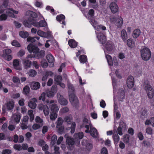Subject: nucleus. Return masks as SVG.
I'll use <instances>...</instances> for the list:
<instances>
[{
	"label": "nucleus",
	"mask_w": 154,
	"mask_h": 154,
	"mask_svg": "<svg viewBox=\"0 0 154 154\" xmlns=\"http://www.w3.org/2000/svg\"><path fill=\"white\" fill-rule=\"evenodd\" d=\"M13 148L14 149L20 151L22 150L21 146L20 144H15L14 145Z\"/></svg>",
	"instance_id": "obj_49"
},
{
	"label": "nucleus",
	"mask_w": 154,
	"mask_h": 154,
	"mask_svg": "<svg viewBox=\"0 0 154 154\" xmlns=\"http://www.w3.org/2000/svg\"><path fill=\"white\" fill-rule=\"evenodd\" d=\"M69 97L70 102L73 101L76 99L77 98L75 93L69 94Z\"/></svg>",
	"instance_id": "obj_34"
},
{
	"label": "nucleus",
	"mask_w": 154,
	"mask_h": 154,
	"mask_svg": "<svg viewBox=\"0 0 154 154\" xmlns=\"http://www.w3.org/2000/svg\"><path fill=\"white\" fill-rule=\"evenodd\" d=\"M50 108L52 112L57 113L59 108L56 104H52L50 106Z\"/></svg>",
	"instance_id": "obj_25"
},
{
	"label": "nucleus",
	"mask_w": 154,
	"mask_h": 154,
	"mask_svg": "<svg viewBox=\"0 0 154 154\" xmlns=\"http://www.w3.org/2000/svg\"><path fill=\"white\" fill-rule=\"evenodd\" d=\"M20 36L22 38H26L29 36L28 32L26 31H20L19 33Z\"/></svg>",
	"instance_id": "obj_33"
},
{
	"label": "nucleus",
	"mask_w": 154,
	"mask_h": 154,
	"mask_svg": "<svg viewBox=\"0 0 154 154\" xmlns=\"http://www.w3.org/2000/svg\"><path fill=\"white\" fill-rule=\"evenodd\" d=\"M101 154H108V150L105 147H103L102 148L100 152Z\"/></svg>",
	"instance_id": "obj_59"
},
{
	"label": "nucleus",
	"mask_w": 154,
	"mask_h": 154,
	"mask_svg": "<svg viewBox=\"0 0 154 154\" xmlns=\"http://www.w3.org/2000/svg\"><path fill=\"white\" fill-rule=\"evenodd\" d=\"M86 149L89 151L93 148V145L92 143L88 142H87L86 144Z\"/></svg>",
	"instance_id": "obj_43"
},
{
	"label": "nucleus",
	"mask_w": 154,
	"mask_h": 154,
	"mask_svg": "<svg viewBox=\"0 0 154 154\" xmlns=\"http://www.w3.org/2000/svg\"><path fill=\"white\" fill-rule=\"evenodd\" d=\"M142 144L146 148L150 147L151 145L150 142L145 140H143Z\"/></svg>",
	"instance_id": "obj_46"
},
{
	"label": "nucleus",
	"mask_w": 154,
	"mask_h": 154,
	"mask_svg": "<svg viewBox=\"0 0 154 154\" xmlns=\"http://www.w3.org/2000/svg\"><path fill=\"white\" fill-rule=\"evenodd\" d=\"M37 53L38 57L39 58H42L44 56L45 52L44 51L41 50L39 52L38 51Z\"/></svg>",
	"instance_id": "obj_53"
},
{
	"label": "nucleus",
	"mask_w": 154,
	"mask_h": 154,
	"mask_svg": "<svg viewBox=\"0 0 154 154\" xmlns=\"http://www.w3.org/2000/svg\"><path fill=\"white\" fill-rule=\"evenodd\" d=\"M134 84V78L133 76H129L127 80V85L129 88H132Z\"/></svg>",
	"instance_id": "obj_10"
},
{
	"label": "nucleus",
	"mask_w": 154,
	"mask_h": 154,
	"mask_svg": "<svg viewBox=\"0 0 154 154\" xmlns=\"http://www.w3.org/2000/svg\"><path fill=\"white\" fill-rule=\"evenodd\" d=\"M13 66L14 68L16 69L19 70L21 69L19 61L18 59H15L14 60Z\"/></svg>",
	"instance_id": "obj_21"
},
{
	"label": "nucleus",
	"mask_w": 154,
	"mask_h": 154,
	"mask_svg": "<svg viewBox=\"0 0 154 154\" xmlns=\"http://www.w3.org/2000/svg\"><path fill=\"white\" fill-rule=\"evenodd\" d=\"M38 108L40 110L43 111L45 116L48 115L49 110L48 107L47 105L40 104L38 105Z\"/></svg>",
	"instance_id": "obj_6"
},
{
	"label": "nucleus",
	"mask_w": 154,
	"mask_h": 154,
	"mask_svg": "<svg viewBox=\"0 0 154 154\" xmlns=\"http://www.w3.org/2000/svg\"><path fill=\"white\" fill-rule=\"evenodd\" d=\"M37 74V72L34 69H30L28 72V74L30 76L34 77Z\"/></svg>",
	"instance_id": "obj_41"
},
{
	"label": "nucleus",
	"mask_w": 154,
	"mask_h": 154,
	"mask_svg": "<svg viewBox=\"0 0 154 154\" xmlns=\"http://www.w3.org/2000/svg\"><path fill=\"white\" fill-rule=\"evenodd\" d=\"M5 105L8 111H11L13 109L14 106V102L12 99L8 101Z\"/></svg>",
	"instance_id": "obj_12"
},
{
	"label": "nucleus",
	"mask_w": 154,
	"mask_h": 154,
	"mask_svg": "<svg viewBox=\"0 0 154 154\" xmlns=\"http://www.w3.org/2000/svg\"><path fill=\"white\" fill-rule=\"evenodd\" d=\"M63 122L64 120L61 117L58 118L56 122L57 125L56 127H58L59 126L62 125Z\"/></svg>",
	"instance_id": "obj_37"
},
{
	"label": "nucleus",
	"mask_w": 154,
	"mask_h": 154,
	"mask_svg": "<svg viewBox=\"0 0 154 154\" xmlns=\"http://www.w3.org/2000/svg\"><path fill=\"white\" fill-rule=\"evenodd\" d=\"M27 49L29 53L34 54L37 53L39 51V48L36 46L30 44L28 45L27 47Z\"/></svg>",
	"instance_id": "obj_5"
},
{
	"label": "nucleus",
	"mask_w": 154,
	"mask_h": 154,
	"mask_svg": "<svg viewBox=\"0 0 154 154\" xmlns=\"http://www.w3.org/2000/svg\"><path fill=\"white\" fill-rule=\"evenodd\" d=\"M11 50L9 49H6L3 51V54L2 55V57H5L6 55H9L11 53Z\"/></svg>",
	"instance_id": "obj_40"
},
{
	"label": "nucleus",
	"mask_w": 154,
	"mask_h": 154,
	"mask_svg": "<svg viewBox=\"0 0 154 154\" xmlns=\"http://www.w3.org/2000/svg\"><path fill=\"white\" fill-rule=\"evenodd\" d=\"M25 54L24 50L22 49L20 50L17 53V56L18 57H22Z\"/></svg>",
	"instance_id": "obj_56"
},
{
	"label": "nucleus",
	"mask_w": 154,
	"mask_h": 154,
	"mask_svg": "<svg viewBox=\"0 0 154 154\" xmlns=\"http://www.w3.org/2000/svg\"><path fill=\"white\" fill-rule=\"evenodd\" d=\"M57 113L52 112L50 115V119L51 120H54L57 117Z\"/></svg>",
	"instance_id": "obj_48"
},
{
	"label": "nucleus",
	"mask_w": 154,
	"mask_h": 154,
	"mask_svg": "<svg viewBox=\"0 0 154 154\" xmlns=\"http://www.w3.org/2000/svg\"><path fill=\"white\" fill-rule=\"evenodd\" d=\"M37 102V99L35 98H33L28 102V105L31 109H35L36 107V103Z\"/></svg>",
	"instance_id": "obj_14"
},
{
	"label": "nucleus",
	"mask_w": 154,
	"mask_h": 154,
	"mask_svg": "<svg viewBox=\"0 0 154 154\" xmlns=\"http://www.w3.org/2000/svg\"><path fill=\"white\" fill-rule=\"evenodd\" d=\"M144 89L146 91L148 97L150 99L153 98L154 97V90L152 86L147 83L144 87Z\"/></svg>",
	"instance_id": "obj_4"
},
{
	"label": "nucleus",
	"mask_w": 154,
	"mask_h": 154,
	"mask_svg": "<svg viewBox=\"0 0 154 154\" xmlns=\"http://www.w3.org/2000/svg\"><path fill=\"white\" fill-rule=\"evenodd\" d=\"M140 53L143 60L147 61L150 59L151 53L149 48L147 47L143 48L141 50Z\"/></svg>",
	"instance_id": "obj_2"
},
{
	"label": "nucleus",
	"mask_w": 154,
	"mask_h": 154,
	"mask_svg": "<svg viewBox=\"0 0 154 154\" xmlns=\"http://www.w3.org/2000/svg\"><path fill=\"white\" fill-rule=\"evenodd\" d=\"M128 133L131 135L133 136L134 133V129L132 128H129L128 130Z\"/></svg>",
	"instance_id": "obj_63"
},
{
	"label": "nucleus",
	"mask_w": 154,
	"mask_h": 154,
	"mask_svg": "<svg viewBox=\"0 0 154 154\" xmlns=\"http://www.w3.org/2000/svg\"><path fill=\"white\" fill-rule=\"evenodd\" d=\"M12 81L14 83H21L19 79L17 76H13L12 78Z\"/></svg>",
	"instance_id": "obj_51"
},
{
	"label": "nucleus",
	"mask_w": 154,
	"mask_h": 154,
	"mask_svg": "<svg viewBox=\"0 0 154 154\" xmlns=\"http://www.w3.org/2000/svg\"><path fill=\"white\" fill-rule=\"evenodd\" d=\"M12 151L9 149H6L2 150V154H11Z\"/></svg>",
	"instance_id": "obj_54"
},
{
	"label": "nucleus",
	"mask_w": 154,
	"mask_h": 154,
	"mask_svg": "<svg viewBox=\"0 0 154 154\" xmlns=\"http://www.w3.org/2000/svg\"><path fill=\"white\" fill-rule=\"evenodd\" d=\"M59 102L62 105H66L68 103V101L63 96L60 95L58 100Z\"/></svg>",
	"instance_id": "obj_23"
},
{
	"label": "nucleus",
	"mask_w": 154,
	"mask_h": 154,
	"mask_svg": "<svg viewBox=\"0 0 154 154\" xmlns=\"http://www.w3.org/2000/svg\"><path fill=\"white\" fill-rule=\"evenodd\" d=\"M114 46L113 43L111 41H109L106 43L105 47L108 51H111L113 49Z\"/></svg>",
	"instance_id": "obj_17"
},
{
	"label": "nucleus",
	"mask_w": 154,
	"mask_h": 154,
	"mask_svg": "<svg viewBox=\"0 0 154 154\" xmlns=\"http://www.w3.org/2000/svg\"><path fill=\"white\" fill-rule=\"evenodd\" d=\"M12 45L17 47H20V44L16 40H14L11 43Z\"/></svg>",
	"instance_id": "obj_50"
},
{
	"label": "nucleus",
	"mask_w": 154,
	"mask_h": 154,
	"mask_svg": "<svg viewBox=\"0 0 154 154\" xmlns=\"http://www.w3.org/2000/svg\"><path fill=\"white\" fill-rule=\"evenodd\" d=\"M65 16L62 14L58 15L56 17L57 20L64 25H66V23L65 21Z\"/></svg>",
	"instance_id": "obj_13"
},
{
	"label": "nucleus",
	"mask_w": 154,
	"mask_h": 154,
	"mask_svg": "<svg viewBox=\"0 0 154 154\" xmlns=\"http://www.w3.org/2000/svg\"><path fill=\"white\" fill-rule=\"evenodd\" d=\"M73 106L76 109H78L79 107V100L78 99H76L73 101L70 102Z\"/></svg>",
	"instance_id": "obj_32"
},
{
	"label": "nucleus",
	"mask_w": 154,
	"mask_h": 154,
	"mask_svg": "<svg viewBox=\"0 0 154 154\" xmlns=\"http://www.w3.org/2000/svg\"><path fill=\"white\" fill-rule=\"evenodd\" d=\"M47 25V23L45 20H41L39 22H36L35 18V23L34 26L37 27H44Z\"/></svg>",
	"instance_id": "obj_11"
},
{
	"label": "nucleus",
	"mask_w": 154,
	"mask_h": 154,
	"mask_svg": "<svg viewBox=\"0 0 154 154\" xmlns=\"http://www.w3.org/2000/svg\"><path fill=\"white\" fill-rule=\"evenodd\" d=\"M128 46L131 48H133L135 45V43L132 39L129 38L127 42Z\"/></svg>",
	"instance_id": "obj_29"
},
{
	"label": "nucleus",
	"mask_w": 154,
	"mask_h": 154,
	"mask_svg": "<svg viewBox=\"0 0 154 154\" xmlns=\"http://www.w3.org/2000/svg\"><path fill=\"white\" fill-rule=\"evenodd\" d=\"M90 133L91 135L94 138H96L97 137L98 132L97 129L94 127H92L91 123L90 124Z\"/></svg>",
	"instance_id": "obj_7"
},
{
	"label": "nucleus",
	"mask_w": 154,
	"mask_h": 154,
	"mask_svg": "<svg viewBox=\"0 0 154 154\" xmlns=\"http://www.w3.org/2000/svg\"><path fill=\"white\" fill-rule=\"evenodd\" d=\"M106 57L107 60L109 65L110 66H113V60L112 57L108 55H106Z\"/></svg>",
	"instance_id": "obj_27"
},
{
	"label": "nucleus",
	"mask_w": 154,
	"mask_h": 154,
	"mask_svg": "<svg viewBox=\"0 0 154 154\" xmlns=\"http://www.w3.org/2000/svg\"><path fill=\"white\" fill-rule=\"evenodd\" d=\"M122 38L124 41L126 40L127 38V35L126 31L125 29H123L121 32Z\"/></svg>",
	"instance_id": "obj_31"
},
{
	"label": "nucleus",
	"mask_w": 154,
	"mask_h": 154,
	"mask_svg": "<svg viewBox=\"0 0 154 154\" xmlns=\"http://www.w3.org/2000/svg\"><path fill=\"white\" fill-rule=\"evenodd\" d=\"M71 119L69 116H66L64 118V121L66 122L68 124H70L71 123Z\"/></svg>",
	"instance_id": "obj_55"
},
{
	"label": "nucleus",
	"mask_w": 154,
	"mask_h": 154,
	"mask_svg": "<svg viewBox=\"0 0 154 154\" xmlns=\"http://www.w3.org/2000/svg\"><path fill=\"white\" fill-rule=\"evenodd\" d=\"M49 63H51L52 65V66L54 65V57L51 54H48L46 57Z\"/></svg>",
	"instance_id": "obj_24"
},
{
	"label": "nucleus",
	"mask_w": 154,
	"mask_h": 154,
	"mask_svg": "<svg viewBox=\"0 0 154 154\" xmlns=\"http://www.w3.org/2000/svg\"><path fill=\"white\" fill-rule=\"evenodd\" d=\"M112 138L115 143L117 144L120 140L118 134H114L112 136Z\"/></svg>",
	"instance_id": "obj_38"
},
{
	"label": "nucleus",
	"mask_w": 154,
	"mask_h": 154,
	"mask_svg": "<svg viewBox=\"0 0 154 154\" xmlns=\"http://www.w3.org/2000/svg\"><path fill=\"white\" fill-rule=\"evenodd\" d=\"M23 63L24 68L26 69L30 68L32 64L31 61L27 59L23 60Z\"/></svg>",
	"instance_id": "obj_18"
},
{
	"label": "nucleus",
	"mask_w": 154,
	"mask_h": 154,
	"mask_svg": "<svg viewBox=\"0 0 154 154\" xmlns=\"http://www.w3.org/2000/svg\"><path fill=\"white\" fill-rule=\"evenodd\" d=\"M41 127L40 125L38 124H35L33 125L32 128L34 130H36L39 128Z\"/></svg>",
	"instance_id": "obj_64"
},
{
	"label": "nucleus",
	"mask_w": 154,
	"mask_h": 154,
	"mask_svg": "<svg viewBox=\"0 0 154 154\" xmlns=\"http://www.w3.org/2000/svg\"><path fill=\"white\" fill-rule=\"evenodd\" d=\"M84 137V134L82 132H80L78 133H75L74 134V137L75 139H82Z\"/></svg>",
	"instance_id": "obj_26"
},
{
	"label": "nucleus",
	"mask_w": 154,
	"mask_h": 154,
	"mask_svg": "<svg viewBox=\"0 0 154 154\" xmlns=\"http://www.w3.org/2000/svg\"><path fill=\"white\" fill-rule=\"evenodd\" d=\"M87 60V58L86 55H81L79 57V61L80 63H84Z\"/></svg>",
	"instance_id": "obj_30"
},
{
	"label": "nucleus",
	"mask_w": 154,
	"mask_h": 154,
	"mask_svg": "<svg viewBox=\"0 0 154 154\" xmlns=\"http://www.w3.org/2000/svg\"><path fill=\"white\" fill-rule=\"evenodd\" d=\"M58 129V132L60 134L63 133L64 130V126L63 125L59 126L58 127H56Z\"/></svg>",
	"instance_id": "obj_45"
},
{
	"label": "nucleus",
	"mask_w": 154,
	"mask_h": 154,
	"mask_svg": "<svg viewBox=\"0 0 154 154\" xmlns=\"http://www.w3.org/2000/svg\"><path fill=\"white\" fill-rule=\"evenodd\" d=\"M146 131L148 134H152V130L151 128L148 127L146 129Z\"/></svg>",
	"instance_id": "obj_61"
},
{
	"label": "nucleus",
	"mask_w": 154,
	"mask_h": 154,
	"mask_svg": "<svg viewBox=\"0 0 154 154\" xmlns=\"http://www.w3.org/2000/svg\"><path fill=\"white\" fill-rule=\"evenodd\" d=\"M140 31L139 29H136L134 30L133 32V36L134 38H137L140 34Z\"/></svg>",
	"instance_id": "obj_28"
},
{
	"label": "nucleus",
	"mask_w": 154,
	"mask_h": 154,
	"mask_svg": "<svg viewBox=\"0 0 154 154\" xmlns=\"http://www.w3.org/2000/svg\"><path fill=\"white\" fill-rule=\"evenodd\" d=\"M57 140V137L56 135H54L51 138V143L54 145L55 144L56 141Z\"/></svg>",
	"instance_id": "obj_47"
},
{
	"label": "nucleus",
	"mask_w": 154,
	"mask_h": 154,
	"mask_svg": "<svg viewBox=\"0 0 154 154\" xmlns=\"http://www.w3.org/2000/svg\"><path fill=\"white\" fill-rule=\"evenodd\" d=\"M30 86L31 89L36 90L39 88L40 84L38 82H32L30 83Z\"/></svg>",
	"instance_id": "obj_15"
},
{
	"label": "nucleus",
	"mask_w": 154,
	"mask_h": 154,
	"mask_svg": "<svg viewBox=\"0 0 154 154\" xmlns=\"http://www.w3.org/2000/svg\"><path fill=\"white\" fill-rule=\"evenodd\" d=\"M26 14L29 17L23 21V24L25 27L30 28L32 27V25L34 26L35 23V18L37 17L38 15L36 13L31 11H27Z\"/></svg>",
	"instance_id": "obj_1"
},
{
	"label": "nucleus",
	"mask_w": 154,
	"mask_h": 154,
	"mask_svg": "<svg viewBox=\"0 0 154 154\" xmlns=\"http://www.w3.org/2000/svg\"><path fill=\"white\" fill-rule=\"evenodd\" d=\"M8 17L7 14H2L0 15V20L3 21L6 20Z\"/></svg>",
	"instance_id": "obj_52"
},
{
	"label": "nucleus",
	"mask_w": 154,
	"mask_h": 154,
	"mask_svg": "<svg viewBox=\"0 0 154 154\" xmlns=\"http://www.w3.org/2000/svg\"><path fill=\"white\" fill-rule=\"evenodd\" d=\"M76 127V124L75 122H73L72 123L71 127L70 132L71 134H73L74 133Z\"/></svg>",
	"instance_id": "obj_42"
},
{
	"label": "nucleus",
	"mask_w": 154,
	"mask_h": 154,
	"mask_svg": "<svg viewBox=\"0 0 154 154\" xmlns=\"http://www.w3.org/2000/svg\"><path fill=\"white\" fill-rule=\"evenodd\" d=\"M126 126V123L123 121H121L119 124V127L121 128H125Z\"/></svg>",
	"instance_id": "obj_58"
},
{
	"label": "nucleus",
	"mask_w": 154,
	"mask_h": 154,
	"mask_svg": "<svg viewBox=\"0 0 154 154\" xmlns=\"http://www.w3.org/2000/svg\"><path fill=\"white\" fill-rule=\"evenodd\" d=\"M97 37L99 41L102 44H104L106 41V38L103 33L100 32L97 34Z\"/></svg>",
	"instance_id": "obj_8"
},
{
	"label": "nucleus",
	"mask_w": 154,
	"mask_h": 154,
	"mask_svg": "<svg viewBox=\"0 0 154 154\" xmlns=\"http://www.w3.org/2000/svg\"><path fill=\"white\" fill-rule=\"evenodd\" d=\"M46 94L45 92L42 93L41 96L39 97V100H42L43 101H44L45 99Z\"/></svg>",
	"instance_id": "obj_57"
},
{
	"label": "nucleus",
	"mask_w": 154,
	"mask_h": 154,
	"mask_svg": "<svg viewBox=\"0 0 154 154\" xmlns=\"http://www.w3.org/2000/svg\"><path fill=\"white\" fill-rule=\"evenodd\" d=\"M68 86L69 89L68 92L69 94L75 93V88L72 84H69L68 85Z\"/></svg>",
	"instance_id": "obj_36"
},
{
	"label": "nucleus",
	"mask_w": 154,
	"mask_h": 154,
	"mask_svg": "<svg viewBox=\"0 0 154 154\" xmlns=\"http://www.w3.org/2000/svg\"><path fill=\"white\" fill-rule=\"evenodd\" d=\"M66 138V143L69 146H72L74 144L75 142L74 139L70 137H67L66 135H65Z\"/></svg>",
	"instance_id": "obj_20"
},
{
	"label": "nucleus",
	"mask_w": 154,
	"mask_h": 154,
	"mask_svg": "<svg viewBox=\"0 0 154 154\" xmlns=\"http://www.w3.org/2000/svg\"><path fill=\"white\" fill-rule=\"evenodd\" d=\"M38 35L42 37H44L45 34V33L41 30H38L37 32Z\"/></svg>",
	"instance_id": "obj_62"
},
{
	"label": "nucleus",
	"mask_w": 154,
	"mask_h": 154,
	"mask_svg": "<svg viewBox=\"0 0 154 154\" xmlns=\"http://www.w3.org/2000/svg\"><path fill=\"white\" fill-rule=\"evenodd\" d=\"M21 117V114L20 113L14 114L13 115L14 121L17 123H19Z\"/></svg>",
	"instance_id": "obj_19"
},
{
	"label": "nucleus",
	"mask_w": 154,
	"mask_h": 154,
	"mask_svg": "<svg viewBox=\"0 0 154 154\" xmlns=\"http://www.w3.org/2000/svg\"><path fill=\"white\" fill-rule=\"evenodd\" d=\"M109 8L113 14L116 13L119 11V7L117 4L115 2H112L110 4Z\"/></svg>",
	"instance_id": "obj_9"
},
{
	"label": "nucleus",
	"mask_w": 154,
	"mask_h": 154,
	"mask_svg": "<svg viewBox=\"0 0 154 154\" xmlns=\"http://www.w3.org/2000/svg\"><path fill=\"white\" fill-rule=\"evenodd\" d=\"M68 43L71 48H75L78 45L77 42L74 39H71L69 40Z\"/></svg>",
	"instance_id": "obj_22"
},
{
	"label": "nucleus",
	"mask_w": 154,
	"mask_h": 154,
	"mask_svg": "<svg viewBox=\"0 0 154 154\" xmlns=\"http://www.w3.org/2000/svg\"><path fill=\"white\" fill-rule=\"evenodd\" d=\"M110 22L113 23L115 24L118 28H120L123 24V19L119 16L117 17H112L110 18Z\"/></svg>",
	"instance_id": "obj_3"
},
{
	"label": "nucleus",
	"mask_w": 154,
	"mask_h": 154,
	"mask_svg": "<svg viewBox=\"0 0 154 154\" xmlns=\"http://www.w3.org/2000/svg\"><path fill=\"white\" fill-rule=\"evenodd\" d=\"M30 91L29 87L27 85H26L23 88V92L25 95H27L29 94Z\"/></svg>",
	"instance_id": "obj_35"
},
{
	"label": "nucleus",
	"mask_w": 154,
	"mask_h": 154,
	"mask_svg": "<svg viewBox=\"0 0 154 154\" xmlns=\"http://www.w3.org/2000/svg\"><path fill=\"white\" fill-rule=\"evenodd\" d=\"M130 136L128 134H126L123 138V141L125 143H128L129 141Z\"/></svg>",
	"instance_id": "obj_44"
},
{
	"label": "nucleus",
	"mask_w": 154,
	"mask_h": 154,
	"mask_svg": "<svg viewBox=\"0 0 154 154\" xmlns=\"http://www.w3.org/2000/svg\"><path fill=\"white\" fill-rule=\"evenodd\" d=\"M20 127L23 130L26 129L28 128V126L26 123L22 122L20 124Z\"/></svg>",
	"instance_id": "obj_60"
},
{
	"label": "nucleus",
	"mask_w": 154,
	"mask_h": 154,
	"mask_svg": "<svg viewBox=\"0 0 154 154\" xmlns=\"http://www.w3.org/2000/svg\"><path fill=\"white\" fill-rule=\"evenodd\" d=\"M125 89L122 88L120 89L119 90L118 100L120 101H122L125 98Z\"/></svg>",
	"instance_id": "obj_16"
},
{
	"label": "nucleus",
	"mask_w": 154,
	"mask_h": 154,
	"mask_svg": "<svg viewBox=\"0 0 154 154\" xmlns=\"http://www.w3.org/2000/svg\"><path fill=\"white\" fill-rule=\"evenodd\" d=\"M54 79V81L56 82L57 84H58L62 81V77L60 75H55Z\"/></svg>",
	"instance_id": "obj_39"
}]
</instances>
